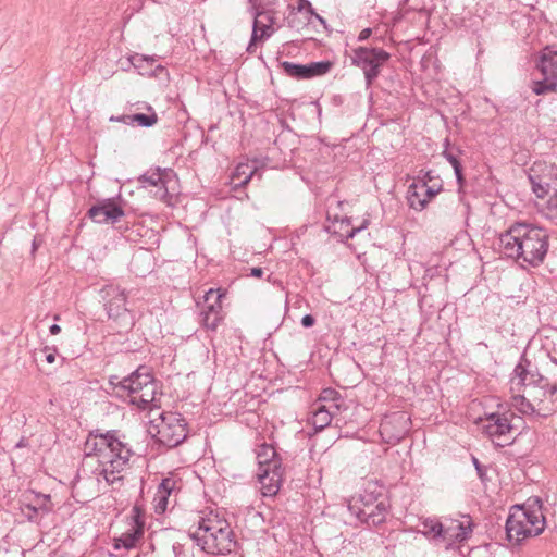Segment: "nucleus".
<instances>
[{
    "instance_id": "1",
    "label": "nucleus",
    "mask_w": 557,
    "mask_h": 557,
    "mask_svg": "<svg viewBox=\"0 0 557 557\" xmlns=\"http://www.w3.org/2000/svg\"><path fill=\"white\" fill-rule=\"evenodd\" d=\"M84 451L87 457L98 458V476L103 478L109 485H122V472L127 467L133 451L128 444L121 440L119 430L104 433L99 429L90 431L84 444Z\"/></svg>"
},
{
    "instance_id": "2",
    "label": "nucleus",
    "mask_w": 557,
    "mask_h": 557,
    "mask_svg": "<svg viewBox=\"0 0 557 557\" xmlns=\"http://www.w3.org/2000/svg\"><path fill=\"white\" fill-rule=\"evenodd\" d=\"M500 252L517 263L532 268L543 264L549 249V234L546 228L515 222L498 237Z\"/></svg>"
},
{
    "instance_id": "3",
    "label": "nucleus",
    "mask_w": 557,
    "mask_h": 557,
    "mask_svg": "<svg viewBox=\"0 0 557 557\" xmlns=\"http://www.w3.org/2000/svg\"><path fill=\"white\" fill-rule=\"evenodd\" d=\"M189 537L200 549L211 555H226L238 545L228 521L219 513L210 511L200 517L197 529Z\"/></svg>"
},
{
    "instance_id": "4",
    "label": "nucleus",
    "mask_w": 557,
    "mask_h": 557,
    "mask_svg": "<svg viewBox=\"0 0 557 557\" xmlns=\"http://www.w3.org/2000/svg\"><path fill=\"white\" fill-rule=\"evenodd\" d=\"M543 502L539 496L529 497L522 505H513L506 520L507 540L520 544L528 537L542 534L546 527Z\"/></svg>"
},
{
    "instance_id": "5",
    "label": "nucleus",
    "mask_w": 557,
    "mask_h": 557,
    "mask_svg": "<svg viewBox=\"0 0 557 557\" xmlns=\"http://www.w3.org/2000/svg\"><path fill=\"white\" fill-rule=\"evenodd\" d=\"M256 458L258 460V481L261 485L263 496H275L283 483L284 468L282 467V458L277 454L272 444L263 443L256 449Z\"/></svg>"
},
{
    "instance_id": "6",
    "label": "nucleus",
    "mask_w": 557,
    "mask_h": 557,
    "mask_svg": "<svg viewBox=\"0 0 557 557\" xmlns=\"http://www.w3.org/2000/svg\"><path fill=\"white\" fill-rule=\"evenodd\" d=\"M360 507H357L358 519L369 525H380L385 522L391 508L386 487L377 481H368L359 495Z\"/></svg>"
},
{
    "instance_id": "7",
    "label": "nucleus",
    "mask_w": 557,
    "mask_h": 557,
    "mask_svg": "<svg viewBox=\"0 0 557 557\" xmlns=\"http://www.w3.org/2000/svg\"><path fill=\"white\" fill-rule=\"evenodd\" d=\"M103 307L110 320V327L117 334L129 332L135 325V317L126 307L127 294L117 285H106L101 289Z\"/></svg>"
},
{
    "instance_id": "8",
    "label": "nucleus",
    "mask_w": 557,
    "mask_h": 557,
    "mask_svg": "<svg viewBox=\"0 0 557 557\" xmlns=\"http://www.w3.org/2000/svg\"><path fill=\"white\" fill-rule=\"evenodd\" d=\"M156 428V441L168 448L177 447L187 438L188 435V424L180 412H162Z\"/></svg>"
},
{
    "instance_id": "9",
    "label": "nucleus",
    "mask_w": 557,
    "mask_h": 557,
    "mask_svg": "<svg viewBox=\"0 0 557 557\" xmlns=\"http://www.w3.org/2000/svg\"><path fill=\"white\" fill-rule=\"evenodd\" d=\"M391 53L377 47H357L352 49L351 64L361 69L367 87L373 85Z\"/></svg>"
},
{
    "instance_id": "10",
    "label": "nucleus",
    "mask_w": 557,
    "mask_h": 557,
    "mask_svg": "<svg viewBox=\"0 0 557 557\" xmlns=\"http://www.w3.org/2000/svg\"><path fill=\"white\" fill-rule=\"evenodd\" d=\"M509 383L511 393H522L529 387L545 389L546 386L550 385L548 379L539 372L537 367L525 354L521 355L518 363L513 368Z\"/></svg>"
},
{
    "instance_id": "11",
    "label": "nucleus",
    "mask_w": 557,
    "mask_h": 557,
    "mask_svg": "<svg viewBox=\"0 0 557 557\" xmlns=\"http://www.w3.org/2000/svg\"><path fill=\"white\" fill-rule=\"evenodd\" d=\"M536 69L542 74V78L532 82L531 89L537 95H546L557 90V51L550 47L544 48L536 63Z\"/></svg>"
},
{
    "instance_id": "12",
    "label": "nucleus",
    "mask_w": 557,
    "mask_h": 557,
    "mask_svg": "<svg viewBox=\"0 0 557 557\" xmlns=\"http://www.w3.org/2000/svg\"><path fill=\"white\" fill-rule=\"evenodd\" d=\"M227 290L223 288H210L203 296V306L200 312V323L208 331H216L225 319L222 300Z\"/></svg>"
},
{
    "instance_id": "13",
    "label": "nucleus",
    "mask_w": 557,
    "mask_h": 557,
    "mask_svg": "<svg viewBox=\"0 0 557 557\" xmlns=\"http://www.w3.org/2000/svg\"><path fill=\"white\" fill-rule=\"evenodd\" d=\"M532 191L537 198L544 199L552 193L553 184L557 182V165L546 161H536L528 173Z\"/></svg>"
},
{
    "instance_id": "14",
    "label": "nucleus",
    "mask_w": 557,
    "mask_h": 557,
    "mask_svg": "<svg viewBox=\"0 0 557 557\" xmlns=\"http://www.w3.org/2000/svg\"><path fill=\"white\" fill-rule=\"evenodd\" d=\"M411 420L405 411H394L381 420L379 432L383 442L398 444L410 431Z\"/></svg>"
},
{
    "instance_id": "15",
    "label": "nucleus",
    "mask_w": 557,
    "mask_h": 557,
    "mask_svg": "<svg viewBox=\"0 0 557 557\" xmlns=\"http://www.w3.org/2000/svg\"><path fill=\"white\" fill-rule=\"evenodd\" d=\"M510 418L507 413H491L486 417V424L483 426V432L490 438H492L493 443L498 447H505L511 445L513 438H510V434L513 431V425L511 424V418L515 417V413H509Z\"/></svg>"
},
{
    "instance_id": "16",
    "label": "nucleus",
    "mask_w": 557,
    "mask_h": 557,
    "mask_svg": "<svg viewBox=\"0 0 557 557\" xmlns=\"http://www.w3.org/2000/svg\"><path fill=\"white\" fill-rule=\"evenodd\" d=\"M174 175L172 169H150L138 177V182L143 187H156L154 197L160 199L162 202L171 206L173 196L169 193L168 182L170 177Z\"/></svg>"
},
{
    "instance_id": "17",
    "label": "nucleus",
    "mask_w": 557,
    "mask_h": 557,
    "mask_svg": "<svg viewBox=\"0 0 557 557\" xmlns=\"http://www.w3.org/2000/svg\"><path fill=\"white\" fill-rule=\"evenodd\" d=\"M86 215L96 223L114 224L125 212L114 198H106L91 206Z\"/></svg>"
},
{
    "instance_id": "18",
    "label": "nucleus",
    "mask_w": 557,
    "mask_h": 557,
    "mask_svg": "<svg viewBox=\"0 0 557 557\" xmlns=\"http://www.w3.org/2000/svg\"><path fill=\"white\" fill-rule=\"evenodd\" d=\"M153 379L154 376L148 367L139 366L134 372L122 379L121 387L123 388V393L132 399L133 396L138 394Z\"/></svg>"
},
{
    "instance_id": "19",
    "label": "nucleus",
    "mask_w": 557,
    "mask_h": 557,
    "mask_svg": "<svg viewBox=\"0 0 557 557\" xmlns=\"http://www.w3.org/2000/svg\"><path fill=\"white\" fill-rule=\"evenodd\" d=\"M460 154H462V150L459 147L450 146L449 139L446 138L444 141V150L442 156L451 164L456 175L458 193L462 194L466 186V176L463 174V166L460 161Z\"/></svg>"
},
{
    "instance_id": "20",
    "label": "nucleus",
    "mask_w": 557,
    "mask_h": 557,
    "mask_svg": "<svg viewBox=\"0 0 557 557\" xmlns=\"http://www.w3.org/2000/svg\"><path fill=\"white\" fill-rule=\"evenodd\" d=\"M542 391L545 398L539 399L535 404V420L548 418L557 412V384L553 383Z\"/></svg>"
},
{
    "instance_id": "21",
    "label": "nucleus",
    "mask_w": 557,
    "mask_h": 557,
    "mask_svg": "<svg viewBox=\"0 0 557 557\" xmlns=\"http://www.w3.org/2000/svg\"><path fill=\"white\" fill-rule=\"evenodd\" d=\"M260 13L259 11L255 12L253 25H252V34L247 47V52L252 54L256 52L258 42L268 39L274 33V28L271 25L261 26L262 21L259 20Z\"/></svg>"
},
{
    "instance_id": "22",
    "label": "nucleus",
    "mask_w": 557,
    "mask_h": 557,
    "mask_svg": "<svg viewBox=\"0 0 557 557\" xmlns=\"http://www.w3.org/2000/svg\"><path fill=\"white\" fill-rule=\"evenodd\" d=\"M145 533L144 529L129 525L125 532H123L119 537L114 539V548H125L127 550L135 548L137 544L140 542Z\"/></svg>"
},
{
    "instance_id": "23",
    "label": "nucleus",
    "mask_w": 557,
    "mask_h": 557,
    "mask_svg": "<svg viewBox=\"0 0 557 557\" xmlns=\"http://www.w3.org/2000/svg\"><path fill=\"white\" fill-rule=\"evenodd\" d=\"M255 174H257L256 166L250 165L249 163H239L231 176L233 188L237 189L246 186L252 180Z\"/></svg>"
},
{
    "instance_id": "24",
    "label": "nucleus",
    "mask_w": 557,
    "mask_h": 557,
    "mask_svg": "<svg viewBox=\"0 0 557 557\" xmlns=\"http://www.w3.org/2000/svg\"><path fill=\"white\" fill-rule=\"evenodd\" d=\"M157 381L153 379L138 394L133 396L131 404L137 406L141 410H146L156 400Z\"/></svg>"
},
{
    "instance_id": "25",
    "label": "nucleus",
    "mask_w": 557,
    "mask_h": 557,
    "mask_svg": "<svg viewBox=\"0 0 557 557\" xmlns=\"http://www.w3.org/2000/svg\"><path fill=\"white\" fill-rule=\"evenodd\" d=\"M407 201L411 209L416 211H422L426 208L425 198H423V191L420 190V183L413 182L408 187Z\"/></svg>"
},
{
    "instance_id": "26",
    "label": "nucleus",
    "mask_w": 557,
    "mask_h": 557,
    "mask_svg": "<svg viewBox=\"0 0 557 557\" xmlns=\"http://www.w3.org/2000/svg\"><path fill=\"white\" fill-rule=\"evenodd\" d=\"M512 406L522 414L535 421V404L527 399L521 393H512Z\"/></svg>"
},
{
    "instance_id": "27",
    "label": "nucleus",
    "mask_w": 557,
    "mask_h": 557,
    "mask_svg": "<svg viewBox=\"0 0 557 557\" xmlns=\"http://www.w3.org/2000/svg\"><path fill=\"white\" fill-rule=\"evenodd\" d=\"M333 62L318 61L306 64V79L322 76L331 71Z\"/></svg>"
},
{
    "instance_id": "28",
    "label": "nucleus",
    "mask_w": 557,
    "mask_h": 557,
    "mask_svg": "<svg viewBox=\"0 0 557 557\" xmlns=\"http://www.w3.org/2000/svg\"><path fill=\"white\" fill-rule=\"evenodd\" d=\"M149 114L146 113H135L131 114V125L137 124L141 127H151L158 122V115L154 112L153 108L151 106H148Z\"/></svg>"
},
{
    "instance_id": "29",
    "label": "nucleus",
    "mask_w": 557,
    "mask_h": 557,
    "mask_svg": "<svg viewBox=\"0 0 557 557\" xmlns=\"http://www.w3.org/2000/svg\"><path fill=\"white\" fill-rule=\"evenodd\" d=\"M331 421L332 413L325 408V406H319L312 416V424L314 429L323 430L330 425Z\"/></svg>"
},
{
    "instance_id": "30",
    "label": "nucleus",
    "mask_w": 557,
    "mask_h": 557,
    "mask_svg": "<svg viewBox=\"0 0 557 557\" xmlns=\"http://www.w3.org/2000/svg\"><path fill=\"white\" fill-rule=\"evenodd\" d=\"M311 21L312 17L299 14L298 12H295V9H292L286 17L287 26L298 32L308 26Z\"/></svg>"
},
{
    "instance_id": "31",
    "label": "nucleus",
    "mask_w": 557,
    "mask_h": 557,
    "mask_svg": "<svg viewBox=\"0 0 557 557\" xmlns=\"http://www.w3.org/2000/svg\"><path fill=\"white\" fill-rule=\"evenodd\" d=\"M284 73L295 79H306V64H298L289 61L281 63Z\"/></svg>"
},
{
    "instance_id": "32",
    "label": "nucleus",
    "mask_w": 557,
    "mask_h": 557,
    "mask_svg": "<svg viewBox=\"0 0 557 557\" xmlns=\"http://www.w3.org/2000/svg\"><path fill=\"white\" fill-rule=\"evenodd\" d=\"M129 525H134L145 530L146 527V512L144 506L136 502L132 508L129 516Z\"/></svg>"
},
{
    "instance_id": "33",
    "label": "nucleus",
    "mask_w": 557,
    "mask_h": 557,
    "mask_svg": "<svg viewBox=\"0 0 557 557\" xmlns=\"http://www.w3.org/2000/svg\"><path fill=\"white\" fill-rule=\"evenodd\" d=\"M552 191L545 202L544 212L547 219L557 222V188L552 189Z\"/></svg>"
},
{
    "instance_id": "34",
    "label": "nucleus",
    "mask_w": 557,
    "mask_h": 557,
    "mask_svg": "<svg viewBox=\"0 0 557 557\" xmlns=\"http://www.w3.org/2000/svg\"><path fill=\"white\" fill-rule=\"evenodd\" d=\"M420 190L423 191V198H425L426 206L429 202L443 190V182L433 183L426 186L425 183H420Z\"/></svg>"
},
{
    "instance_id": "35",
    "label": "nucleus",
    "mask_w": 557,
    "mask_h": 557,
    "mask_svg": "<svg viewBox=\"0 0 557 557\" xmlns=\"http://www.w3.org/2000/svg\"><path fill=\"white\" fill-rule=\"evenodd\" d=\"M181 483L180 480H176L174 476H168L162 479L161 483L158 486V491L160 493H163L168 495L169 497L172 495V493L176 492L180 487L178 484Z\"/></svg>"
},
{
    "instance_id": "36",
    "label": "nucleus",
    "mask_w": 557,
    "mask_h": 557,
    "mask_svg": "<svg viewBox=\"0 0 557 557\" xmlns=\"http://www.w3.org/2000/svg\"><path fill=\"white\" fill-rule=\"evenodd\" d=\"M169 498L170 497L168 495L160 493V491L157 490L153 497L154 510L157 513H163L166 510Z\"/></svg>"
},
{
    "instance_id": "37",
    "label": "nucleus",
    "mask_w": 557,
    "mask_h": 557,
    "mask_svg": "<svg viewBox=\"0 0 557 557\" xmlns=\"http://www.w3.org/2000/svg\"><path fill=\"white\" fill-rule=\"evenodd\" d=\"M297 7L294 8L295 12H298L299 14L306 15L308 17H312V14H314V9L311 5V2L308 0H296Z\"/></svg>"
},
{
    "instance_id": "38",
    "label": "nucleus",
    "mask_w": 557,
    "mask_h": 557,
    "mask_svg": "<svg viewBox=\"0 0 557 557\" xmlns=\"http://www.w3.org/2000/svg\"><path fill=\"white\" fill-rule=\"evenodd\" d=\"M418 178L420 180L419 183H425L426 186H430L433 183H437V182L442 181L440 178V176L435 175L432 170H428V171L421 170Z\"/></svg>"
},
{
    "instance_id": "39",
    "label": "nucleus",
    "mask_w": 557,
    "mask_h": 557,
    "mask_svg": "<svg viewBox=\"0 0 557 557\" xmlns=\"http://www.w3.org/2000/svg\"><path fill=\"white\" fill-rule=\"evenodd\" d=\"M472 523L471 522H468V525H465L463 523H459L457 525L459 532L455 535V539L458 541V542H462L465 541L466 539H468L471 533H472Z\"/></svg>"
},
{
    "instance_id": "40",
    "label": "nucleus",
    "mask_w": 557,
    "mask_h": 557,
    "mask_svg": "<svg viewBox=\"0 0 557 557\" xmlns=\"http://www.w3.org/2000/svg\"><path fill=\"white\" fill-rule=\"evenodd\" d=\"M472 462H473V466L476 470V473H478V476L480 478V480L485 483L488 478H487V468L485 466H483L479 459L476 457H472Z\"/></svg>"
},
{
    "instance_id": "41",
    "label": "nucleus",
    "mask_w": 557,
    "mask_h": 557,
    "mask_svg": "<svg viewBox=\"0 0 557 557\" xmlns=\"http://www.w3.org/2000/svg\"><path fill=\"white\" fill-rule=\"evenodd\" d=\"M122 379L123 377H120L119 375H111L109 377V384L112 386L113 392L120 397L125 395V393H123V388L121 387Z\"/></svg>"
},
{
    "instance_id": "42",
    "label": "nucleus",
    "mask_w": 557,
    "mask_h": 557,
    "mask_svg": "<svg viewBox=\"0 0 557 557\" xmlns=\"http://www.w3.org/2000/svg\"><path fill=\"white\" fill-rule=\"evenodd\" d=\"M260 13H262V15H260L259 20L262 21L261 23V26L263 25H271V27H273V24L275 22V16H274V13L272 11H264V10H259Z\"/></svg>"
},
{
    "instance_id": "43",
    "label": "nucleus",
    "mask_w": 557,
    "mask_h": 557,
    "mask_svg": "<svg viewBox=\"0 0 557 557\" xmlns=\"http://www.w3.org/2000/svg\"><path fill=\"white\" fill-rule=\"evenodd\" d=\"M448 530L449 529H444L443 524L440 523V522H436L434 525H432L431 528V531L436 535V536H442V537H446L447 533H448Z\"/></svg>"
},
{
    "instance_id": "44",
    "label": "nucleus",
    "mask_w": 557,
    "mask_h": 557,
    "mask_svg": "<svg viewBox=\"0 0 557 557\" xmlns=\"http://www.w3.org/2000/svg\"><path fill=\"white\" fill-rule=\"evenodd\" d=\"M44 352L46 354L45 359L48 363H53L55 361L57 348L46 346L44 348Z\"/></svg>"
},
{
    "instance_id": "45",
    "label": "nucleus",
    "mask_w": 557,
    "mask_h": 557,
    "mask_svg": "<svg viewBox=\"0 0 557 557\" xmlns=\"http://www.w3.org/2000/svg\"><path fill=\"white\" fill-rule=\"evenodd\" d=\"M315 324V318L312 314H306L301 318V325L306 329L312 327Z\"/></svg>"
},
{
    "instance_id": "46",
    "label": "nucleus",
    "mask_w": 557,
    "mask_h": 557,
    "mask_svg": "<svg viewBox=\"0 0 557 557\" xmlns=\"http://www.w3.org/2000/svg\"><path fill=\"white\" fill-rule=\"evenodd\" d=\"M372 35V29L371 28H364L362 29L359 35H358V40L359 41H364L367 40L370 36Z\"/></svg>"
},
{
    "instance_id": "47",
    "label": "nucleus",
    "mask_w": 557,
    "mask_h": 557,
    "mask_svg": "<svg viewBox=\"0 0 557 557\" xmlns=\"http://www.w3.org/2000/svg\"><path fill=\"white\" fill-rule=\"evenodd\" d=\"M129 117H131V114H125V115H121V116H117V117L112 116L110 120L111 121L122 122L124 124L131 125V119Z\"/></svg>"
},
{
    "instance_id": "48",
    "label": "nucleus",
    "mask_w": 557,
    "mask_h": 557,
    "mask_svg": "<svg viewBox=\"0 0 557 557\" xmlns=\"http://www.w3.org/2000/svg\"><path fill=\"white\" fill-rule=\"evenodd\" d=\"M367 225V222H364V224L360 227H352L348 233H347V238H352L358 232H360L362 228H364Z\"/></svg>"
},
{
    "instance_id": "49",
    "label": "nucleus",
    "mask_w": 557,
    "mask_h": 557,
    "mask_svg": "<svg viewBox=\"0 0 557 557\" xmlns=\"http://www.w3.org/2000/svg\"><path fill=\"white\" fill-rule=\"evenodd\" d=\"M250 274L253 277H261L263 275V269L259 267L252 268Z\"/></svg>"
},
{
    "instance_id": "50",
    "label": "nucleus",
    "mask_w": 557,
    "mask_h": 557,
    "mask_svg": "<svg viewBox=\"0 0 557 557\" xmlns=\"http://www.w3.org/2000/svg\"><path fill=\"white\" fill-rule=\"evenodd\" d=\"M312 18H314L315 21H318L324 28H326V21L325 18H323L320 14H318L315 11H314V14H312Z\"/></svg>"
},
{
    "instance_id": "51",
    "label": "nucleus",
    "mask_w": 557,
    "mask_h": 557,
    "mask_svg": "<svg viewBox=\"0 0 557 557\" xmlns=\"http://www.w3.org/2000/svg\"><path fill=\"white\" fill-rule=\"evenodd\" d=\"M251 4V13L255 15V12L260 10V5L258 4V0H248Z\"/></svg>"
},
{
    "instance_id": "52",
    "label": "nucleus",
    "mask_w": 557,
    "mask_h": 557,
    "mask_svg": "<svg viewBox=\"0 0 557 557\" xmlns=\"http://www.w3.org/2000/svg\"><path fill=\"white\" fill-rule=\"evenodd\" d=\"M49 332H50L51 335H57V334H59L61 332V327L58 324H52L49 327Z\"/></svg>"
},
{
    "instance_id": "53",
    "label": "nucleus",
    "mask_w": 557,
    "mask_h": 557,
    "mask_svg": "<svg viewBox=\"0 0 557 557\" xmlns=\"http://www.w3.org/2000/svg\"><path fill=\"white\" fill-rule=\"evenodd\" d=\"M181 549H182V545L180 543L173 544V552L175 553V555L181 553Z\"/></svg>"
},
{
    "instance_id": "54",
    "label": "nucleus",
    "mask_w": 557,
    "mask_h": 557,
    "mask_svg": "<svg viewBox=\"0 0 557 557\" xmlns=\"http://www.w3.org/2000/svg\"><path fill=\"white\" fill-rule=\"evenodd\" d=\"M324 394H327V397H331L332 394L338 395V393L334 389H325Z\"/></svg>"
},
{
    "instance_id": "55",
    "label": "nucleus",
    "mask_w": 557,
    "mask_h": 557,
    "mask_svg": "<svg viewBox=\"0 0 557 557\" xmlns=\"http://www.w3.org/2000/svg\"><path fill=\"white\" fill-rule=\"evenodd\" d=\"M324 394H327V397H331L332 394L338 395V393L334 389H325Z\"/></svg>"
},
{
    "instance_id": "56",
    "label": "nucleus",
    "mask_w": 557,
    "mask_h": 557,
    "mask_svg": "<svg viewBox=\"0 0 557 557\" xmlns=\"http://www.w3.org/2000/svg\"><path fill=\"white\" fill-rule=\"evenodd\" d=\"M32 248H33V252H35L37 250V248H38V243H37V238L36 237L33 240Z\"/></svg>"
},
{
    "instance_id": "57",
    "label": "nucleus",
    "mask_w": 557,
    "mask_h": 557,
    "mask_svg": "<svg viewBox=\"0 0 557 557\" xmlns=\"http://www.w3.org/2000/svg\"><path fill=\"white\" fill-rule=\"evenodd\" d=\"M144 60H146L148 62H151V63L154 62V58L153 57H145Z\"/></svg>"
},
{
    "instance_id": "58",
    "label": "nucleus",
    "mask_w": 557,
    "mask_h": 557,
    "mask_svg": "<svg viewBox=\"0 0 557 557\" xmlns=\"http://www.w3.org/2000/svg\"><path fill=\"white\" fill-rule=\"evenodd\" d=\"M16 446H17V447H23V446H25V444H24V438H22V440L17 443V445H16Z\"/></svg>"
}]
</instances>
